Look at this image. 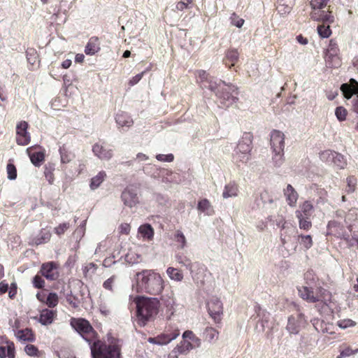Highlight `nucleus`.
<instances>
[{"instance_id": "obj_32", "label": "nucleus", "mask_w": 358, "mask_h": 358, "mask_svg": "<svg viewBox=\"0 0 358 358\" xmlns=\"http://www.w3.org/2000/svg\"><path fill=\"white\" fill-rule=\"evenodd\" d=\"M15 336L19 340L24 341H35V335L31 329L26 328L24 329L18 330Z\"/></svg>"}, {"instance_id": "obj_14", "label": "nucleus", "mask_w": 358, "mask_h": 358, "mask_svg": "<svg viewBox=\"0 0 358 358\" xmlns=\"http://www.w3.org/2000/svg\"><path fill=\"white\" fill-rule=\"evenodd\" d=\"M27 153L35 166H40L45 161V150L40 145L29 147L27 149Z\"/></svg>"}, {"instance_id": "obj_59", "label": "nucleus", "mask_w": 358, "mask_h": 358, "mask_svg": "<svg viewBox=\"0 0 358 358\" xmlns=\"http://www.w3.org/2000/svg\"><path fill=\"white\" fill-rule=\"evenodd\" d=\"M337 325L341 329H346L355 327L356 325V322L351 319H343L337 322Z\"/></svg>"}, {"instance_id": "obj_12", "label": "nucleus", "mask_w": 358, "mask_h": 358, "mask_svg": "<svg viewBox=\"0 0 358 358\" xmlns=\"http://www.w3.org/2000/svg\"><path fill=\"white\" fill-rule=\"evenodd\" d=\"M29 124L24 120L19 122L16 125V143L19 145H27L31 141V135L28 132Z\"/></svg>"}, {"instance_id": "obj_21", "label": "nucleus", "mask_w": 358, "mask_h": 358, "mask_svg": "<svg viewBox=\"0 0 358 358\" xmlns=\"http://www.w3.org/2000/svg\"><path fill=\"white\" fill-rule=\"evenodd\" d=\"M239 52L236 48H229L225 52L223 64L229 69L234 66L239 59Z\"/></svg>"}, {"instance_id": "obj_4", "label": "nucleus", "mask_w": 358, "mask_h": 358, "mask_svg": "<svg viewBox=\"0 0 358 358\" xmlns=\"http://www.w3.org/2000/svg\"><path fill=\"white\" fill-rule=\"evenodd\" d=\"M299 296L308 303L321 302L327 305L331 299V294L322 286H301L297 288Z\"/></svg>"}, {"instance_id": "obj_25", "label": "nucleus", "mask_w": 358, "mask_h": 358, "mask_svg": "<svg viewBox=\"0 0 358 358\" xmlns=\"http://www.w3.org/2000/svg\"><path fill=\"white\" fill-rule=\"evenodd\" d=\"M115 122L121 127H130L133 125L134 121L131 117L126 112L119 111L115 115Z\"/></svg>"}, {"instance_id": "obj_28", "label": "nucleus", "mask_w": 358, "mask_h": 358, "mask_svg": "<svg viewBox=\"0 0 358 358\" xmlns=\"http://www.w3.org/2000/svg\"><path fill=\"white\" fill-rule=\"evenodd\" d=\"M51 238L50 230L42 229L39 234L31 239V245H39L48 242Z\"/></svg>"}, {"instance_id": "obj_38", "label": "nucleus", "mask_w": 358, "mask_h": 358, "mask_svg": "<svg viewBox=\"0 0 358 358\" xmlns=\"http://www.w3.org/2000/svg\"><path fill=\"white\" fill-rule=\"evenodd\" d=\"M7 177L9 180H13L17 178V168L13 164V159H9L6 166Z\"/></svg>"}, {"instance_id": "obj_54", "label": "nucleus", "mask_w": 358, "mask_h": 358, "mask_svg": "<svg viewBox=\"0 0 358 358\" xmlns=\"http://www.w3.org/2000/svg\"><path fill=\"white\" fill-rule=\"evenodd\" d=\"M297 219L299 220V227L301 229L308 231L312 227V222L310 220V218L301 217V218Z\"/></svg>"}, {"instance_id": "obj_40", "label": "nucleus", "mask_w": 358, "mask_h": 358, "mask_svg": "<svg viewBox=\"0 0 358 358\" xmlns=\"http://www.w3.org/2000/svg\"><path fill=\"white\" fill-rule=\"evenodd\" d=\"M166 273L171 280L181 281L183 279L182 273L178 268L169 267L166 270Z\"/></svg>"}, {"instance_id": "obj_45", "label": "nucleus", "mask_w": 358, "mask_h": 358, "mask_svg": "<svg viewBox=\"0 0 358 358\" xmlns=\"http://www.w3.org/2000/svg\"><path fill=\"white\" fill-rule=\"evenodd\" d=\"M25 352L31 357H40L43 353L38 350V348L34 345L28 344L24 348Z\"/></svg>"}, {"instance_id": "obj_49", "label": "nucleus", "mask_w": 358, "mask_h": 358, "mask_svg": "<svg viewBox=\"0 0 358 358\" xmlns=\"http://www.w3.org/2000/svg\"><path fill=\"white\" fill-rule=\"evenodd\" d=\"M39 272L33 278L32 284L35 288L43 289L45 287V282Z\"/></svg>"}, {"instance_id": "obj_2", "label": "nucleus", "mask_w": 358, "mask_h": 358, "mask_svg": "<svg viewBox=\"0 0 358 358\" xmlns=\"http://www.w3.org/2000/svg\"><path fill=\"white\" fill-rule=\"evenodd\" d=\"M138 287L143 292L157 295L164 289V280L159 273L144 270L138 273Z\"/></svg>"}, {"instance_id": "obj_19", "label": "nucleus", "mask_w": 358, "mask_h": 358, "mask_svg": "<svg viewBox=\"0 0 358 358\" xmlns=\"http://www.w3.org/2000/svg\"><path fill=\"white\" fill-rule=\"evenodd\" d=\"M327 229H328L329 234H333L339 238H343L348 243L350 246L354 245V242H355V240L356 238H352V239L349 240L348 236L345 237L343 235V234L341 231H340L343 230V226L338 222H336L335 220L330 221L328 223Z\"/></svg>"}, {"instance_id": "obj_23", "label": "nucleus", "mask_w": 358, "mask_h": 358, "mask_svg": "<svg viewBox=\"0 0 358 358\" xmlns=\"http://www.w3.org/2000/svg\"><path fill=\"white\" fill-rule=\"evenodd\" d=\"M101 50L99 38L97 36L90 38L85 48V53L87 55H94Z\"/></svg>"}, {"instance_id": "obj_41", "label": "nucleus", "mask_w": 358, "mask_h": 358, "mask_svg": "<svg viewBox=\"0 0 358 358\" xmlns=\"http://www.w3.org/2000/svg\"><path fill=\"white\" fill-rule=\"evenodd\" d=\"M59 303V297L57 293L50 292L47 296L45 304L50 308H53L57 306Z\"/></svg>"}, {"instance_id": "obj_11", "label": "nucleus", "mask_w": 358, "mask_h": 358, "mask_svg": "<svg viewBox=\"0 0 358 358\" xmlns=\"http://www.w3.org/2000/svg\"><path fill=\"white\" fill-rule=\"evenodd\" d=\"M59 264L55 262H48L42 264L39 273L48 280L54 281L59 277Z\"/></svg>"}, {"instance_id": "obj_35", "label": "nucleus", "mask_w": 358, "mask_h": 358, "mask_svg": "<svg viewBox=\"0 0 358 358\" xmlns=\"http://www.w3.org/2000/svg\"><path fill=\"white\" fill-rule=\"evenodd\" d=\"M138 233L144 239L152 240L154 236V229L149 224L141 225L138 228Z\"/></svg>"}, {"instance_id": "obj_22", "label": "nucleus", "mask_w": 358, "mask_h": 358, "mask_svg": "<svg viewBox=\"0 0 358 358\" xmlns=\"http://www.w3.org/2000/svg\"><path fill=\"white\" fill-rule=\"evenodd\" d=\"M344 96L349 99L355 94L358 93V83L353 78L350 80V84L344 83L341 87Z\"/></svg>"}, {"instance_id": "obj_42", "label": "nucleus", "mask_w": 358, "mask_h": 358, "mask_svg": "<svg viewBox=\"0 0 358 358\" xmlns=\"http://www.w3.org/2000/svg\"><path fill=\"white\" fill-rule=\"evenodd\" d=\"M330 0H310V6L311 11H317L320 9H324Z\"/></svg>"}, {"instance_id": "obj_60", "label": "nucleus", "mask_w": 358, "mask_h": 358, "mask_svg": "<svg viewBox=\"0 0 358 358\" xmlns=\"http://www.w3.org/2000/svg\"><path fill=\"white\" fill-rule=\"evenodd\" d=\"M156 159L160 162H171L174 159V156L173 154H168V155L159 154L156 156Z\"/></svg>"}, {"instance_id": "obj_47", "label": "nucleus", "mask_w": 358, "mask_h": 358, "mask_svg": "<svg viewBox=\"0 0 358 358\" xmlns=\"http://www.w3.org/2000/svg\"><path fill=\"white\" fill-rule=\"evenodd\" d=\"M161 300L163 304L166 306L168 308H172L175 303L173 293L172 292H170L167 294L162 296Z\"/></svg>"}, {"instance_id": "obj_43", "label": "nucleus", "mask_w": 358, "mask_h": 358, "mask_svg": "<svg viewBox=\"0 0 358 358\" xmlns=\"http://www.w3.org/2000/svg\"><path fill=\"white\" fill-rule=\"evenodd\" d=\"M66 299L71 308L77 309L80 307L81 303L80 299L77 296L73 294L71 292L70 294H66Z\"/></svg>"}, {"instance_id": "obj_57", "label": "nucleus", "mask_w": 358, "mask_h": 358, "mask_svg": "<svg viewBox=\"0 0 358 358\" xmlns=\"http://www.w3.org/2000/svg\"><path fill=\"white\" fill-rule=\"evenodd\" d=\"M231 23L232 25L236 26V27L241 28L245 20L240 17L236 13H233L230 17Z\"/></svg>"}, {"instance_id": "obj_52", "label": "nucleus", "mask_w": 358, "mask_h": 358, "mask_svg": "<svg viewBox=\"0 0 358 358\" xmlns=\"http://www.w3.org/2000/svg\"><path fill=\"white\" fill-rule=\"evenodd\" d=\"M61 162L62 164H67L72 159L71 154L64 147L59 149Z\"/></svg>"}, {"instance_id": "obj_46", "label": "nucleus", "mask_w": 358, "mask_h": 358, "mask_svg": "<svg viewBox=\"0 0 358 358\" xmlns=\"http://www.w3.org/2000/svg\"><path fill=\"white\" fill-rule=\"evenodd\" d=\"M197 208L199 210L203 213H206L208 214L209 213L210 211L213 210L210 203L207 199H203L199 201L198 203Z\"/></svg>"}, {"instance_id": "obj_58", "label": "nucleus", "mask_w": 358, "mask_h": 358, "mask_svg": "<svg viewBox=\"0 0 358 358\" xmlns=\"http://www.w3.org/2000/svg\"><path fill=\"white\" fill-rule=\"evenodd\" d=\"M335 115H336L337 119L339 121L342 122V121L345 120L347 115H348V111L344 107L338 106L336 108Z\"/></svg>"}, {"instance_id": "obj_37", "label": "nucleus", "mask_w": 358, "mask_h": 358, "mask_svg": "<svg viewBox=\"0 0 358 358\" xmlns=\"http://www.w3.org/2000/svg\"><path fill=\"white\" fill-rule=\"evenodd\" d=\"M219 331L216 330L215 328L211 327H208L205 329L203 332V337L205 340L208 342H212L218 338Z\"/></svg>"}, {"instance_id": "obj_16", "label": "nucleus", "mask_w": 358, "mask_h": 358, "mask_svg": "<svg viewBox=\"0 0 358 358\" xmlns=\"http://www.w3.org/2000/svg\"><path fill=\"white\" fill-rule=\"evenodd\" d=\"M306 322L304 315L298 313L296 316L291 315L288 318L287 330L293 334H297L300 331V327Z\"/></svg>"}, {"instance_id": "obj_55", "label": "nucleus", "mask_w": 358, "mask_h": 358, "mask_svg": "<svg viewBox=\"0 0 358 358\" xmlns=\"http://www.w3.org/2000/svg\"><path fill=\"white\" fill-rule=\"evenodd\" d=\"M53 171L54 168L52 165H46L45 166L44 175L50 184H52L55 179Z\"/></svg>"}, {"instance_id": "obj_8", "label": "nucleus", "mask_w": 358, "mask_h": 358, "mask_svg": "<svg viewBox=\"0 0 358 358\" xmlns=\"http://www.w3.org/2000/svg\"><path fill=\"white\" fill-rule=\"evenodd\" d=\"M253 135L251 133H244L235 150V156L240 162H247L250 158L252 146Z\"/></svg>"}, {"instance_id": "obj_6", "label": "nucleus", "mask_w": 358, "mask_h": 358, "mask_svg": "<svg viewBox=\"0 0 358 358\" xmlns=\"http://www.w3.org/2000/svg\"><path fill=\"white\" fill-rule=\"evenodd\" d=\"M220 83L224 86L217 88V90L215 91V94L221 104L225 107H229L238 100V87L232 84H227L223 80H220Z\"/></svg>"}, {"instance_id": "obj_31", "label": "nucleus", "mask_w": 358, "mask_h": 358, "mask_svg": "<svg viewBox=\"0 0 358 358\" xmlns=\"http://www.w3.org/2000/svg\"><path fill=\"white\" fill-rule=\"evenodd\" d=\"M107 175L104 171H99L95 176L91 178L90 187L94 190L97 189L106 178Z\"/></svg>"}, {"instance_id": "obj_5", "label": "nucleus", "mask_w": 358, "mask_h": 358, "mask_svg": "<svg viewBox=\"0 0 358 358\" xmlns=\"http://www.w3.org/2000/svg\"><path fill=\"white\" fill-rule=\"evenodd\" d=\"M70 325L89 345L90 346L99 338L97 331L90 322L83 317H71Z\"/></svg>"}, {"instance_id": "obj_53", "label": "nucleus", "mask_w": 358, "mask_h": 358, "mask_svg": "<svg viewBox=\"0 0 358 358\" xmlns=\"http://www.w3.org/2000/svg\"><path fill=\"white\" fill-rule=\"evenodd\" d=\"M340 50L338 48V44L335 39H331L329 41V47L327 50L325 54H331V55H338Z\"/></svg>"}, {"instance_id": "obj_20", "label": "nucleus", "mask_w": 358, "mask_h": 358, "mask_svg": "<svg viewBox=\"0 0 358 358\" xmlns=\"http://www.w3.org/2000/svg\"><path fill=\"white\" fill-rule=\"evenodd\" d=\"M121 198L124 205L129 207L134 206L138 203L137 193L130 188H126L122 193Z\"/></svg>"}, {"instance_id": "obj_64", "label": "nucleus", "mask_w": 358, "mask_h": 358, "mask_svg": "<svg viewBox=\"0 0 358 358\" xmlns=\"http://www.w3.org/2000/svg\"><path fill=\"white\" fill-rule=\"evenodd\" d=\"M189 5L190 4L186 3L185 1L181 0L176 3V8L177 10L182 11L185 9L189 8Z\"/></svg>"}, {"instance_id": "obj_24", "label": "nucleus", "mask_w": 358, "mask_h": 358, "mask_svg": "<svg viewBox=\"0 0 358 358\" xmlns=\"http://www.w3.org/2000/svg\"><path fill=\"white\" fill-rule=\"evenodd\" d=\"M192 348V344L190 342L183 341L173 350L169 355V358H178V355L187 354Z\"/></svg>"}, {"instance_id": "obj_44", "label": "nucleus", "mask_w": 358, "mask_h": 358, "mask_svg": "<svg viewBox=\"0 0 358 358\" xmlns=\"http://www.w3.org/2000/svg\"><path fill=\"white\" fill-rule=\"evenodd\" d=\"M317 29L319 36L322 38H329L332 33L330 26L325 25L324 23L318 25Z\"/></svg>"}, {"instance_id": "obj_18", "label": "nucleus", "mask_w": 358, "mask_h": 358, "mask_svg": "<svg viewBox=\"0 0 358 358\" xmlns=\"http://www.w3.org/2000/svg\"><path fill=\"white\" fill-rule=\"evenodd\" d=\"M320 157L322 161L331 159L334 164L340 169H343L346 165V162L343 156L336 152L331 150L323 151L320 153Z\"/></svg>"}, {"instance_id": "obj_51", "label": "nucleus", "mask_w": 358, "mask_h": 358, "mask_svg": "<svg viewBox=\"0 0 358 358\" xmlns=\"http://www.w3.org/2000/svg\"><path fill=\"white\" fill-rule=\"evenodd\" d=\"M174 241L177 242L178 243H180V248L181 249H183L186 245V238L183 233L180 231L177 230L174 234Z\"/></svg>"}, {"instance_id": "obj_15", "label": "nucleus", "mask_w": 358, "mask_h": 358, "mask_svg": "<svg viewBox=\"0 0 358 358\" xmlns=\"http://www.w3.org/2000/svg\"><path fill=\"white\" fill-rule=\"evenodd\" d=\"M15 358V347L13 341L0 336V358Z\"/></svg>"}, {"instance_id": "obj_39", "label": "nucleus", "mask_w": 358, "mask_h": 358, "mask_svg": "<svg viewBox=\"0 0 358 358\" xmlns=\"http://www.w3.org/2000/svg\"><path fill=\"white\" fill-rule=\"evenodd\" d=\"M304 280L306 281V284L307 285L306 286H313L316 285L319 279L313 270H309L305 273Z\"/></svg>"}, {"instance_id": "obj_10", "label": "nucleus", "mask_w": 358, "mask_h": 358, "mask_svg": "<svg viewBox=\"0 0 358 358\" xmlns=\"http://www.w3.org/2000/svg\"><path fill=\"white\" fill-rule=\"evenodd\" d=\"M179 334L180 331L177 327H166L164 332L155 337L149 338L148 341L152 344L166 345L176 339Z\"/></svg>"}, {"instance_id": "obj_61", "label": "nucleus", "mask_w": 358, "mask_h": 358, "mask_svg": "<svg viewBox=\"0 0 358 358\" xmlns=\"http://www.w3.org/2000/svg\"><path fill=\"white\" fill-rule=\"evenodd\" d=\"M146 71H144L141 72V73H138V74L136 75L135 76H134L133 78H131L129 81V85L130 86H133V85L137 84L142 79L143 75L145 74V73Z\"/></svg>"}, {"instance_id": "obj_26", "label": "nucleus", "mask_w": 358, "mask_h": 358, "mask_svg": "<svg viewBox=\"0 0 358 358\" xmlns=\"http://www.w3.org/2000/svg\"><path fill=\"white\" fill-rule=\"evenodd\" d=\"M57 316V311L45 308L40 313L39 322L43 325H48L53 322Z\"/></svg>"}, {"instance_id": "obj_33", "label": "nucleus", "mask_w": 358, "mask_h": 358, "mask_svg": "<svg viewBox=\"0 0 358 358\" xmlns=\"http://www.w3.org/2000/svg\"><path fill=\"white\" fill-rule=\"evenodd\" d=\"M294 5V0H278L277 10L283 15L290 13Z\"/></svg>"}, {"instance_id": "obj_36", "label": "nucleus", "mask_w": 358, "mask_h": 358, "mask_svg": "<svg viewBox=\"0 0 358 358\" xmlns=\"http://www.w3.org/2000/svg\"><path fill=\"white\" fill-rule=\"evenodd\" d=\"M324 59L327 66L329 68H338L341 64L338 55L325 54Z\"/></svg>"}, {"instance_id": "obj_3", "label": "nucleus", "mask_w": 358, "mask_h": 358, "mask_svg": "<svg viewBox=\"0 0 358 358\" xmlns=\"http://www.w3.org/2000/svg\"><path fill=\"white\" fill-rule=\"evenodd\" d=\"M159 301L157 298H143L136 301V321L139 326H145L157 314Z\"/></svg>"}, {"instance_id": "obj_48", "label": "nucleus", "mask_w": 358, "mask_h": 358, "mask_svg": "<svg viewBox=\"0 0 358 358\" xmlns=\"http://www.w3.org/2000/svg\"><path fill=\"white\" fill-rule=\"evenodd\" d=\"M346 182L347 187L345 191L347 193L349 194L355 192L357 185V178L353 176H350L347 178Z\"/></svg>"}, {"instance_id": "obj_50", "label": "nucleus", "mask_w": 358, "mask_h": 358, "mask_svg": "<svg viewBox=\"0 0 358 358\" xmlns=\"http://www.w3.org/2000/svg\"><path fill=\"white\" fill-rule=\"evenodd\" d=\"M299 238L301 239L300 243L303 245L306 250L310 248L313 245L312 237L310 235H300L299 236Z\"/></svg>"}, {"instance_id": "obj_27", "label": "nucleus", "mask_w": 358, "mask_h": 358, "mask_svg": "<svg viewBox=\"0 0 358 358\" xmlns=\"http://www.w3.org/2000/svg\"><path fill=\"white\" fill-rule=\"evenodd\" d=\"M313 210V206L308 201H304L300 206L299 209L295 212L296 218H301V217H305L306 218H310Z\"/></svg>"}, {"instance_id": "obj_56", "label": "nucleus", "mask_w": 358, "mask_h": 358, "mask_svg": "<svg viewBox=\"0 0 358 358\" xmlns=\"http://www.w3.org/2000/svg\"><path fill=\"white\" fill-rule=\"evenodd\" d=\"M70 228L69 222H64L59 224L57 227H55L54 232L59 236L63 235Z\"/></svg>"}, {"instance_id": "obj_13", "label": "nucleus", "mask_w": 358, "mask_h": 358, "mask_svg": "<svg viewBox=\"0 0 358 358\" xmlns=\"http://www.w3.org/2000/svg\"><path fill=\"white\" fill-rule=\"evenodd\" d=\"M93 154L100 160L109 161L113 157V150L104 142H98L92 145Z\"/></svg>"}, {"instance_id": "obj_30", "label": "nucleus", "mask_w": 358, "mask_h": 358, "mask_svg": "<svg viewBox=\"0 0 358 358\" xmlns=\"http://www.w3.org/2000/svg\"><path fill=\"white\" fill-rule=\"evenodd\" d=\"M238 185L234 181H231L224 186L222 196L225 199L238 196Z\"/></svg>"}, {"instance_id": "obj_17", "label": "nucleus", "mask_w": 358, "mask_h": 358, "mask_svg": "<svg viewBox=\"0 0 358 358\" xmlns=\"http://www.w3.org/2000/svg\"><path fill=\"white\" fill-rule=\"evenodd\" d=\"M310 17L314 21L322 22L323 23L332 24L334 22V17L330 10V6H329L327 10L320 9L317 11H311Z\"/></svg>"}, {"instance_id": "obj_34", "label": "nucleus", "mask_w": 358, "mask_h": 358, "mask_svg": "<svg viewBox=\"0 0 358 358\" xmlns=\"http://www.w3.org/2000/svg\"><path fill=\"white\" fill-rule=\"evenodd\" d=\"M340 355L336 358H343L350 357L358 353V348H352L347 344H343L340 346Z\"/></svg>"}, {"instance_id": "obj_7", "label": "nucleus", "mask_w": 358, "mask_h": 358, "mask_svg": "<svg viewBox=\"0 0 358 358\" xmlns=\"http://www.w3.org/2000/svg\"><path fill=\"white\" fill-rule=\"evenodd\" d=\"M285 138V134L279 130L273 129L271 132L270 142L274 153L273 159L277 166H280L283 161Z\"/></svg>"}, {"instance_id": "obj_29", "label": "nucleus", "mask_w": 358, "mask_h": 358, "mask_svg": "<svg viewBox=\"0 0 358 358\" xmlns=\"http://www.w3.org/2000/svg\"><path fill=\"white\" fill-rule=\"evenodd\" d=\"M284 194L286 201L290 206H294L298 199V193L291 185H287L286 189H284Z\"/></svg>"}, {"instance_id": "obj_63", "label": "nucleus", "mask_w": 358, "mask_h": 358, "mask_svg": "<svg viewBox=\"0 0 358 358\" xmlns=\"http://www.w3.org/2000/svg\"><path fill=\"white\" fill-rule=\"evenodd\" d=\"M196 76L200 79L201 82L206 81L208 74L204 70H199L196 71Z\"/></svg>"}, {"instance_id": "obj_9", "label": "nucleus", "mask_w": 358, "mask_h": 358, "mask_svg": "<svg viewBox=\"0 0 358 358\" xmlns=\"http://www.w3.org/2000/svg\"><path fill=\"white\" fill-rule=\"evenodd\" d=\"M208 313L215 324H220L223 315V304L216 296H212L207 302Z\"/></svg>"}, {"instance_id": "obj_1", "label": "nucleus", "mask_w": 358, "mask_h": 358, "mask_svg": "<svg viewBox=\"0 0 358 358\" xmlns=\"http://www.w3.org/2000/svg\"><path fill=\"white\" fill-rule=\"evenodd\" d=\"M123 341L111 333L106 335V341L96 340L90 346L92 358H122Z\"/></svg>"}, {"instance_id": "obj_62", "label": "nucleus", "mask_w": 358, "mask_h": 358, "mask_svg": "<svg viewBox=\"0 0 358 358\" xmlns=\"http://www.w3.org/2000/svg\"><path fill=\"white\" fill-rule=\"evenodd\" d=\"M115 281V276H112L107 279L103 284V287L108 290H113V284Z\"/></svg>"}]
</instances>
